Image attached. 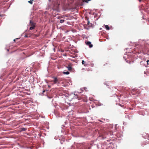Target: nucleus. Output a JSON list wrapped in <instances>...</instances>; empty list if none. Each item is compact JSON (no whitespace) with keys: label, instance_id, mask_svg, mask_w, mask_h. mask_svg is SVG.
<instances>
[{"label":"nucleus","instance_id":"obj_1","mask_svg":"<svg viewBox=\"0 0 149 149\" xmlns=\"http://www.w3.org/2000/svg\"><path fill=\"white\" fill-rule=\"evenodd\" d=\"M52 78L53 79V80L52 81V82H54V84H57L58 85L60 83V79L56 77H53Z\"/></svg>","mask_w":149,"mask_h":149},{"label":"nucleus","instance_id":"obj_2","mask_svg":"<svg viewBox=\"0 0 149 149\" xmlns=\"http://www.w3.org/2000/svg\"><path fill=\"white\" fill-rule=\"evenodd\" d=\"M86 44L87 45H88L90 48H91L93 47V45L91 44V42L89 41H88L86 42Z\"/></svg>","mask_w":149,"mask_h":149},{"label":"nucleus","instance_id":"obj_3","mask_svg":"<svg viewBox=\"0 0 149 149\" xmlns=\"http://www.w3.org/2000/svg\"><path fill=\"white\" fill-rule=\"evenodd\" d=\"M67 68H68V70L69 71H70L72 70V66H71L70 64H69V65H68L67 67Z\"/></svg>","mask_w":149,"mask_h":149},{"label":"nucleus","instance_id":"obj_4","mask_svg":"<svg viewBox=\"0 0 149 149\" xmlns=\"http://www.w3.org/2000/svg\"><path fill=\"white\" fill-rule=\"evenodd\" d=\"M85 61H84V60H82V64L83 65H84V66H88V64H85Z\"/></svg>","mask_w":149,"mask_h":149},{"label":"nucleus","instance_id":"obj_5","mask_svg":"<svg viewBox=\"0 0 149 149\" xmlns=\"http://www.w3.org/2000/svg\"><path fill=\"white\" fill-rule=\"evenodd\" d=\"M30 25L31 26H35V23L31 21H30Z\"/></svg>","mask_w":149,"mask_h":149},{"label":"nucleus","instance_id":"obj_6","mask_svg":"<svg viewBox=\"0 0 149 149\" xmlns=\"http://www.w3.org/2000/svg\"><path fill=\"white\" fill-rule=\"evenodd\" d=\"M63 73L64 74H70V72H68V71H67V72H63Z\"/></svg>","mask_w":149,"mask_h":149},{"label":"nucleus","instance_id":"obj_7","mask_svg":"<svg viewBox=\"0 0 149 149\" xmlns=\"http://www.w3.org/2000/svg\"><path fill=\"white\" fill-rule=\"evenodd\" d=\"M35 27H36L35 26H31V27H30V28H29V29L30 30H32L34 29L35 28Z\"/></svg>","mask_w":149,"mask_h":149},{"label":"nucleus","instance_id":"obj_8","mask_svg":"<svg viewBox=\"0 0 149 149\" xmlns=\"http://www.w3.org/2000/svg\"><path fill=\"white\" fill-rule=\"evenodd\" d=\"M105 28L107 30H109L110 29L109 27L107 25H106L105 26Z\"/></svg>","mask_w":149,"mask_h":149},{"label":"nucleus","instance_id":"obj_9","mask_svg":"<svg viewBox=\"0 0 149 149\" xmlns=\"http://www.w3.org/2000/svg\"><path fill=\"white\" fill-rule=\"evenodd\" d=\"M83 2L88 3L90 1L89 0H82Z\"/></svg>","mask_w":149,"mask_h":149},{"label":"nucleus","instance_id":"obj_10","mask_svg":"<svg viewBox=\"0 0 149 149\" xmlns=\"http://www.w3.org/2000/svg\"><path fill=\"white\" fill-rule=\"evenodd\" d=\"M127 62L129 64L132 63H133V61H127Z\"/></svg>","mask_w":149,"mask_h":149},{"label":"nucleus","instance_id":"obj_11","mask_svg":"<svg viewBox=\"0 0 149 149\" xmlns=\"http://www.w3.org/2000/svg\"><path fill=\"white\" fill-rule=\"evenodd\" d=\"M26 130V129L25 128H22L21 129V130L22 131H25Z\"/></svg>","mask_w":149,"mask_h":149},{"label":"nucleus","instance_id":"obj_12","mask_svg":"<svg viewBox=\"0 0 149 149\" xmlns=\"http://www.w3.org/2000/svg\"><path fill=\"white\" fill-rule=\"evenodd\" d=\"M33 0H31V1H29L28 2L31 4H33Z\"/></svg>","mask_w":149,"mask_h":149},{"label":"nucleus","instance_id":"obj_13","mask_svg":"<svg viewBox=\"0 0 149 149\" xmlns=\"http://www.w3.org/2000/svg\"><path fill=\"white\" fill-rule=\"evenodd\" d=\"M64 22V20L63 19H61L60 21V23H63Z\"/></svg>","mask_w":149,"mask_h":149},{"label":"nucleus","instance_id":"obj_14","mask_svg":"<svg viewBox=\"0 0 149 149\" xmlns=\"http://www.w3.org/2000/svg\"><path fill=\"white\" fill-rule=\"evenodd\" d=\"M134 90H132V94L133 95H135V93H134Z\"/></svg>","mask_w":149,"mask_h":149},{"label":"nucleus","instance_id":"obj_15","mask_svg":"<svg viewBox=\"0 0 149 149\" xmlns=\"http://www.w3.org/2000/svg\"><path fill=\"white\" fill-rule=\"evenodd\" d=\"M84 88L85 90V91L87 90V88L86 87H85Z\"/></svg>","mask_w":149,"mask_h":149},{"label":"nucleus","instance_id":"obj_16","mask_svg":"<svg viewBox=\"0 0 149 149\" xmlns=\"http://www.w3.org/2000/svg\"><path fill=\"white\" fill-rule=\"evenodd\" d=\"M18 39V38H16V39H14V41H15H15H16V40H17V39Z\"/></svg>","mask_w":149,"mask_h":149},{"label":"nucleus","instance_id":"obj_17","mask_svg":"<svg viewBox=\"0 0 149 149\" xmlns=\"http://www.w3.org/2000/svg\"><path fill=\"white\" fill-rule=\"evenodd\" d=\"M77 98H78V100H81V98H80L79 97H77Z\"/></svg>","mask_w":149,"mask_h":149},{"label":"nucleus","instance_id":"obj_18","mask_svg":"<svg viewBox=\"0 0 149 149\" xmlns=\"http://www.w3.org/2000/svg\"><path fill=\"white\" fill-rule=\"evenodd\" d=\"M90 23V22L89 21H88V24H89V23Z\"/></svg>","mask_w":149,"mask_h":149},{"label":"nucleus","instance_id":"obj_19","mask_svg":"<svg viewBox=\"0 0 149 149\" xmlns=\"http://www.w3.org/2000/svg\"><path fill=\"white\" fill-rule=\"evenodd\" d=\"M45 92V90H44L43 91V93H44V92Z\"/></svg>","mask_w":149,"mask_h":149},{"label":"nucleus","instance_id":"obj_20","mask_svg":"<svg viewBox=\"0 0 149 149\" xmlns=\"http://www.w3.org/2000/svg\"><path fill=\"white\" fill-rule=\"evenodd\" d=\"M48 87H49V88H50V86H49V85H48Z\"/></svg>","mask_w":149,"mask_h":149},{"label":"nucleus","instance_id":"obj_21","mask_svg":"<svg viewBox=\"0 0 149 149\" xmlns=\"http://www.w3.org/2000/svg\"><path fill=\"white\" fill-rule=\"evenodd\" d=\"M139 2H141V0H139Z\"/></svg>","mask_w":149,"mask_h":149},{"label":"nucleus","instance_id":"obj_22","mask_svg":"<svg viewBox=\"0 0 149 149\" xmlns=\"http://www.w3.org/2000/svg\"><path fill=\"white\" fill-rule=\"evenodd\" d=\"M149 62V60H148L147 61V62H148H148Z\"/></svg>","mask_w":149,"mask_h":149},{"label":"nucleus","instance_id":"obj_23","mask_svg":"<svg viewBox=\"0 0 149 149\" xmlns=\"http://www.w3.org/2000/svg\"><path fill=\"white\" fill-rule=\"evenodd\" d=\"M119 105H120V106H121L122 107H123V106H122V105H121V104H120Z\"/></svg>","mask_w":149,"mask_h":149},{"label":"nucleus","instance_id":"obj_24","mask_svg":"<svg viewBox=\"0 0 149 149\" xmlns=\"http://www.w3.org/2000/svg\"><path fill=\"white\" fill-rule=\"evenodd\" d=\"M84 68H83V69H82V70H84Z\"/></svg>","mask_w":149,"mask_h":149},{"label":"nucleus","instance_id":"obj_25","mask_svg":"<svg viewBox=\"0 0 149 149\" xmlns=\"http://www.w3.org/2000/svg\"><path fill=\"white\" fill-rule=\"evenodd\" d=\"M25 37H27V36L26 35V36H25Z\"/></svg>","mask_w":149,"mask_h":149},{"label":"nucleus","instance_id":"obj_26","mask_svg":"<svg viewBox=\"0 0 149 149\" xmlns=\"http://www.w3.org/2000/svg\"><path fill=\"white\" fill-rule=\"evenodd\" d=\"M90 1H91V0H89Z\"/></svg>","mask_w":149,"mask_h":149},{"label":"nucleus","instance_id":"obj_27","mask_svg":"<svg viewBox=\"0 0 149 149\" xmlns=\"http://www.w3.org/2000/svg\"><path fill=\"white\" fill-rule=\"evenodd\" d=\"M30 1H31V0H30Z\"/></svg>","mask_w":149,"mask_h":149}]
</instances>
